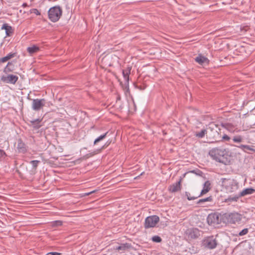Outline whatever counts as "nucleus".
I'll return each instance as SVG.
<instances>
[{
	"label": "nucleus",
	"mask_w": 255,
	"mask_h": 255,
	"mask_svg": "<svg viewBox=\"0 0 255 255\" xmlns=\"http://www.w3.org/2000/svg\"><path fill=\"white\" fill-rule=\"evenodd\" d=\"M209 155L212 159L217 162L228 165L230 163V156L226 149L213 148L209 151Z\"/></svg>",
	"instance_id": "f257e3e1"
},
{
	"label": "nucleus",
	"mask_w": 255,
	"mask_h": 255,
	"mask_svg": "<svg viewBox=\"0 0 255 255\" xmlns=\"http://www.w3.org/2000/svg\"><path fill=\"white\" fill-rule=\"evenodd\" d=\"M48 14L49 19L52 22H55L60 18L62 10L60 6H54L49 9Z\"/></svg>",
	"instance_id": "f03ea898"
},
{
	"label": "nucleus",
	"mask_w": 255,
	"mask_h": 255,
	"mask_svg": "<svg viewBox=\"0 0 255 255\" xmlns=\"http://www.w3.org/2000/svg\"><path fill=\"white\" fill-rule=\"evenodd\" d=\"M223 184L228 193L236 192L239 188V184L234 180L225 179L223 181Z\"/></svg>",
	"instance_id": "7ed1b4c3"
},
{
	"label": "nucleus",
	"mask_w": 255,
	"mask_h": 255,
	"mask_svg": "<svg viewBox=\"0 0 255 255\" xmlns=\"http://www.w3.org/2000/svg\"><path fill=\"white\" fill-rule=\"evenodd\" d=\"M159 218L156 215H152L145 218L144 222V228L148 229L154 227L159 222Z\"/></svg>",
	"instance_id": "20e7f679"
},
{
	"label": "nucleus",
	"mask_w": 255,
	"mask_h": 255,
	"mask_svg": "<svg viewBox=\"0 0 255 255\" xmlns=\"http://www.w3.org/2000/svg\"><path fill=\"white\" fill-rule=\"evenodd\" d=\"M203 245L207 249H214L217 246V241L213 236L208 237L204 240Z\"/></svg>",
	"instance_id": "39448f33"
},
{
	"label": "nucleus",
	"mask_w": 255,
	"mask_h": 255,
	"mask_svg": "<svg viewBox=\"0 0 255 255\" xmlns=\"http://www.w3.org/2000/svg\"><path fill=\"white\" fill-rule=\"evenodd\" d=\"M46 100L44 99H35L32 100V108L35 111H39L45 105Z\"/></svg>",
	"instance_id": "423d86ee"
},
{
	"label": "nucleus",
	"mask_w": 255,
	"mask_h": 255,
	"mask_svg": "<svg viewBox=\"0 0 255 255\" xmlns=\"http://www.w3.org/2000/svg\"><path fill=\"white\" fill-rule=\"evenodd\" d=\"M18 79V76L12 74L8 75L6 76H3L1 80L6 83L15 84Z\"/></svg>",
	"instance_id": "0eeeda50"
},
{
	"label": "nucleus",
	"mask_w": 255,
	"mask_h": 255,
	"mask_svg": "<svg viewBox=\"0 0 255 255\" xmlns=\"http://www.w3.org/2000/svg\"><path fill=\"white\" fill-rule=\"evenodd\" d=\"M207 221L210 225L218 224L220 223L219 215L217 213L210 214L208 216Z\"/></svg>",
	"instance_id": "6e6552de"
},
{
	"label": "nucleus",
	"mask_w": 255,
	"mask_h": 255,
	"mask_svg": "<svg viewBox=\"0 0 255 255\" xmlns=\"http://www.w3.org/2000/svg\"><path fill=\"white\" fill-rule=\"evenodd\" d=\"M186 235L189 238L195 239L200 236L199 230L197 229H190L186 231Z\"/></svg>",
	"instance_id": "1a4fd4ad"
},
{
	"label": "nucleus",
	"mask_w": 255,
	"mask_h": 255,
	"mask_svg": "<svg viewBox=\"0 0 255 255\" xmlns=\"http://www.w3.org/2000/svg\"><path fill=\"white\" fill-rule=\"evenodd\" d=\"M18 153H25L27 151V147L21 138L17 140V145L16 147Z\"/></svg>",
	"instance_id": "9d476101"
},
{
	"label": "nucleus",
	"mask_w": 255,
	"mask_h": 255,
	"mask_svg": "<svg viewBox=\"0 0 255 255\" xmlns=\"http://www.w3.org/2000/svg\"><path fill=\"white\" fill-rule=\"evenodd\" d=\"M181 180L180 179L178 182L170 185L168 187V191L171 193H175L180 191L181 189Z\"/></svg>",
	"instance_id": "9b49d317"
},
{
	"label": "nucleus",
	"mask_w": 255,
	"mask_h": 255,
	"mask_svg": "<svg viewBox=\"0 0 255 255\" xmlns=\"http://www.w3.org/2000/svg\"><path fill=\"white\" fill-rule=\"evenodd\" d=\"M211 183L209 181H206L203 186V188L200 194L199 195V196H201L205 194H206L207 192H208L211 189Z\"/></svg>",
	"instance_id": "f8f14e48"
},
{
	"label": "nucleus",
	"mask_w": 255,
	"mask_h": 255,
	"mask_svg": "<svg viewBox=\"0 0 255 255\" xmlns=\"http://www.w3.org/2000/svg\"><path fill=\"white\" fill-rule=\"evenodd\" d=\"M131 69V67H128L126 69L123 70L122 72L124 78L126 81V84L128 85L129 83V76L130 74Z\"/></svg>",
	"instance_id": "ddd939ff"
},
{
	"label": "nucleus",
	"mask_w": 255,
	"mask_h": 255,
	"mask_svg": "<svg viewBox=\"0 0 255 255\" xmlns=\"http://www.w3.org/2000/svg\"><path fill=\"white\" fill-rule=\"evenodd\" d=\"M195 60L196 62L201 65L204 63H208L209 62V60L207 57L201 54H199L198 56L195 58Z\"/></svg>",
	"instance_id": "4468645a"
},
{
	"label": "nucleus",
	"mask_w": 255,
	"mask_h": 255,
	"mask_svg": "<svg viewBox=\"0 0 255 255\" xmlns=\"http://www.w3.org/2000/svg\"><path fill=\"white\" fill-rule=\"evenodd\" d=\"M229 218L231 222H232L233 223L239 222L241 219L240 215L237 213H231L229 215Z\"/></svg>",
	"instance_id": "2eb2a0df"
},
{
	"label": "nucleus",
	"mask_w": 255,
	"mask_h": 255,
	"mask_svg": "<svg viewBox=\"0 0 255 255\" xmlns=\"http://www.w3.org/2000/svg\"><path fill=\"white\" fill-rule=\"evenodd\" d=\"M1 29H4L5 30L6 36H9L13 33V30L11 26L8 25L7 23H4L2 25Z\"/></svg>",
	"instance_id": "dca6fc26"
},
{
	"label": "nucleus",
	"mask_w": 255,
	"mask_h": 255,
	"mask_svg": "<svg viewBox=\"0 0 255 255\" xmlns=\"http://www.w3.org/2000/svg\"><path fill=\"white\" fill-rule=\"evenodd\" d=\"M255 192V189L252 188H248L243 190L242 192H240L241 197L247 195L252 194Z\"/></svg>",
	"instance_id": "f3484780"
},
{
	"label": "nucleus",
	"mask_w": 255,
	"mask_h": 255,
	"mask_svg": "<svg viewBox=\"0 0 255 255\" xmlns=\"http://www.w3.org/2000/svg\"><path fill=\"white\" fill-rule=\"evenodd\" d=\"M241 197L240 193L236 194L234 196H230L225 200L226 202H236Z\"/></svg>",
	"instance_id": "a211bd4d"
},
{
	"label": "nucleus",
	"mask_w": 255,
	"mask_h": 255,
	"mask_svg": "<svg viewBox=\"0 0 255 255\" xmlns=\"http://www.w3.org/2000/svg\"><path fill=\"white\" fill-rule=\"evenodd\" d=\"M30 122L33 128L35 129H38L41 127V125H40L41 120L40 119H37L36 120L30 121Z\"/></svg>",
	"instance_id": "6ab92c4d"
},
{
	"label": "nucleus",
	"mask_w": 255,
	"mask_h": 255,
	"mask_svg": "<svg viewBox=\"0 0 255 255\" xmlns=\"http://www.w3.org/2000/svg\"><path fill=\"white\" fill-rule=\"evenodd\" d=\"M111 143V141H107L106 143L100 148L99 149H97L95 151H94L93 153L90 154V156L89 157L92 156L97 153H99L101 152V151L103 149L108 147L110 144Z\"/></svg>",
	"instance_id": "aec40b11"
},
{
	"label": "nucleus",
	"mask_w": 255,
	"mask_h": 255,
	"mask_svg": "<svg viewBox=\"0 0 255 255\" xmlns=\"http://www.w3.org/2000/svg\"><path fill=\"white\" fill-rule=\"evenodd\" d=\"M15 55V53H9L6 56L0 58V61L1 63H4L11 58L14 57Z\"/></svg>",
	"instance_id": "412c9836"
},
{
	"label": "nucleus",
	"mask_w": 255,
	"mask_h": 255,
	"mask_svg": "<svg viewBox=\"0 0 255 255\" xmlns=\"http://www.w3.org/2000/svg\"><path fill=\"white\" fill-rule=\"evenodd\" d=\"M237 147L241 148L242 150L246 152H248V150L255 151V149L253 148L251 146L248 145L241 144L240 146H237Z\"/></svg>",
	"instance_id": "4be33fe9"
},
{
	"label": "nucleus",
	"mask_w": 255,
	"mask_h": 255,
	"mask_svg": "<svg viewBox=\"0 0 255 255\" xmlns=\"http://www.w3.org/2000/svg\"><path fill=\"white\" fill-rule=\"evenodd\" d=\"M39 50V48L38 46H36L35 45H33L32 47H28L27 48V51L30 54H32L33 53H36Z\"/></svg>",
	"instance_id": "5701e85b"
},
{
	"label": "nucleus",
	"mask_w": 255,
	"mask_h": 255,
	"mask_svg": "<svg viewBox=\"0 0 255 255\" xmlns=\"http://www.w3.org/2000/svg\"><path fill=\"white\" fill-rule=\"evenodd\" d=\"M129 247H130V246L128 244L126 243V244H122L121 246H119L118 247H117L116 248V250H118V251L122 250L123 251V252H124V251L128 249Z\"/></svg>",
	"instance_id": "b1692460"
},
{
	"label": "nucleus",
	"mask_w": 255,
	"mask_h": 255,
	"mask_svg": "<svg viewBox=\"0 0 255 255\" xmlns=\"http://www.w3.org/2000/svg\"><path fill=\"white\" fill-rule=\"evenodd\" d=\"M108 133V132H106V133H105L104 134H102V135H101L100 136H99V137H98L94 141V144L95 145L98 142H99V141L102 140L103 139H104L106 136H107V134Z\"/></svg>",
	"instance_id": "393cba45"
},
{
	"label": "nucleus",
	"mask_w": 255,
	"mask_h": 255,
	"mask_svg": "<svg viewBox=\"0 0 255 255\" xmlns=\"http://www.w3.org/2000/svg\"><path fill=\"white\" fill-rule=\"evenodd\" d=\"M206 133L207 130L205 129H203L200 132H196L195 135L198 138H203Z\"/></svg>",
	"instance_id": "a878e982"
},
{
	"label": "nucleus",
	"mask_w": 255,
	"mask_h": 255,
	"mask_svg": "<svg viewBox=\"0 0 255 255\" xmlns=\"http://www.w3.org/2000/svg\"><path fill=\"white\" fill-rule=\"evenodd\" d=\"M212 200L213 199L212 196H209L208 197L199 200L197 202V204H201L206 202H211Z\"/></svg>",
	"instance_id": "bb28decb"
},
{
	"label": "nucleus",
	"mask_w": 255,
	"mask_h": 255,
	"mask_svg": "<svg viewBox=\"0 0 255 255\" xmlns=\"http://www.w3.org/2000/svg\"><path fill=\"white\" fill-rule=\"evenodd\" d=\"M12 65V64L11 62H8L6 66L4 68L3 70V72L5 73H7L8 72H11L12 71V69L10 68V66Z\"/></svg>",
	"instance_id": "cd10ccee"
},
{
	"label": "nucleus",
	"mask_w": 255,
	"mask_h": 255,
	"mask_svg": "<svg viewBox=\"0 0 255 255\" xmlns=\"http://www.w3.org/2000/svg\"><path fill=\"white\" fill-rule=\"evenodd\" d=\"M233 140L234 142L240 143L243 140V137L241 135H236L233 137Z\"/></svg>",
	"instance_id": "c85d7f7f"
},
{
	"label": "nucleus",
	"mask_w": 255,
	"mask_h": 255,
	"mask_svg": "<svg viewBox=\"0 0 255 255\" xmlns=\"http://www.w3.org/2000/svg\"><path fill=\"white\" fill-rule=\"evenodd\" d=\"M185 195L189 201L195 200L199 197V195L197 196H191L190 193L188 192H185Z\"/></svg>",
	"instance_id": "c756f323"
},
{
	"label": "nucleus",
	"mask_w": 255,
	"mask_h": 255,
	"mask_svg": "<svg viewBox=\"0 0 255 255\" xmlns=\"http://www.w3.org/2000/svg\"><path fill=\"white\" fill-rule=\"evenodd\" d=\"M6 156L5 152L2 149H0V161L4 159Z\"/></svg>",
	"instance_id": "7c9ffc66"
},
{
	"label": "nucleus",
	"mask_w": 255,
	"mask_h": 255,
	"mask_svg": "<svg viewBox=\"0 0 255 255\" xmlns=\"http://www.w3.org/2000/svg\"><path fill=\"white\" fill-rule=\"evenodd\" d=\"M152 241L155 243H160L162 240L159 236H154L152 237Z\"/></svg>",
	"instance_id": "2f4dec72"
},
{
	"label": "nucleus",
	"mask_w": 255,
	"mask_h": 255,
	"mask_svg": "<svg viewBox=\"0 0 255 255\" xmlns=\"http://www.w3.org/2000/svg\"><path fill=\"white\" fill-rule=\"evenodd\" d=\"M40 163L39 160H32L30 161V163L31 164L33 168L36 169L38 166V164Z\"/></svg>",
	"instance_id": "473e14b6"
},
{
	"label": "nucleus",
	"mask_w": 255,
	"mask_h": 255,
	"mask_svg": "<svg viewBox=\"0 0 255 255\" xmlns=\"http://www.w3.org/2000/svg\"><path fill=\"white\" fill-rule=\"evenodd\" d=\"M248 232H249L248 229L245 228V229H244L243 230H242L241 232H240L238 235L239 236H243L245 235H247L248 233Z\"/></svg>",
	"instance_id": "72a5a7b5"
},
{
	"label": "nucleus",
	"mask_w": 255,
	"mask_h": 255,
	"mask_svg": "<svg viewBox=\"0 0 255 255\" xmlns=\"http://www.w3.org/2000/svg\"><path fill=\"white\" fill-rule=\"evenodd\" d=\"M31 13H33L37 15H39L40 14V12L39 11V10L36 8H33L30 10Z\"/></svg>",
	"instance_id": "f704fd0d"
},
{
	"label": "nucleus",
	"mask_w": 255,
	"mask_h": 255,
	"mask_svg": "<svg viewBox=\"0 0 255 255\" xmlns=\"http://www.w3.org/2000/svg\"><path fill=\"white\" fill-rule=\"evenodd\" d=\"M230 139V137L227 135V134H225L222 137V140L226 141H229Z\"/></svg>",
	"instance_id": "c9c22d12"
},
{
	"label": "nucleus",
	"mask_w": 255,
	"mask_h": 255,
	"mask_svg": "<svg viewBox=\"0 0 255 255\" xmlns=\"http://www.w3.org/2000/svg\"><path fill=\"white\" fill-rule=\"evenodd\" d=\"M215 127H217V125L214 124V123H211L209 125V128H210L211 130L214 128Z\"/></svg>",
	"instance_id": "e433bc0d"
},
{
	"label": "nucleus",
	"mask_w": 255,
	"mask_h": 255,
	"mask_svg": "<svg viewBox=\"0 0 255 255\" xmlns=\"http://www.w3.org/2000/svg\"><path fill=\"white\" fill-rule=\"evenodd\" d=\"M54 224L58 226H61L62 225V222L61 221H55L54 222Z\"/></svg>",
	"instance_id": "4c0bfd02"
},
{
	"label": "nucleus",
	"mask_w": 255,
	"mask_h": 255,
	"mask_svg": "<svg viewBox=\"0 0 255 255\" xmlns=\"http://www.w3.org/2000/svg\"><path fill=\"white\" fill-rule=\"evenodd\" d=\"M61 254L57 252H50L47 254L46 255H60Z\"/></svg>",
	"instance_id": "58836bf2"
},
{
	"label": "nucleus",
	"mask_w": 255,
	"mask_h": 255,
	"mask_svg": "<svg viewBox=\"0 0 255 255\" xmlns=\"http://www.w3.org/2000/svg\"><path fill=\"white\" fill-rule=\"evenodd\" d=\"M95 191H92L90 192H89V193H85V195H89L90 194L93 193H95Z\"/></svg>",
	"instance_id": "ea45409f"
},
{
	"label": "nucleus",
	"mask_w": 255,
	"mask_h": 255,
	"mask_svg": "<svg viewBox=\"0 0 255 255\" xmlns=\"http://www.w3.org/2000/svg\"><path fill=\"white\" fill-rule=\"evenodd\" d=\"M27 5V4L26 3H24L23 4H22V6H26Z\"/></svg>",
	"instance_id": "a19ab883"
},
{
	"label": "nucleus",
	"mask_w": 255,
	"mask_h": 255,
	"mask_svg": "<svg viewBox=\"0 0 255 255\" xmlns=\"http://www.w3.org/2000/svg\"><path fill=\"white\" fill-rule=\"evenodd\" d=\"M217 142V140L215 139V141H210V143H214V142Z\"/></svg>",
	"instance_id": "79ce46f5"
},
{
	"label": "nucleus",
	"mask_w": 255,
	"mask_h": 255,
	"mask_svg": "<svg viewBox=\"0 0 255 255\" xmlns=\"http://www.w3.org/2000/svg\"><path fill=\"white\" fill-rule=\"evenodd\" d=\"M144 173V172H142L141 174H140V175H143V174Z\"/></svg>",
	"instance_id": "37998d69"
},
{
	"label": "nucleus",
	"mask_w": 255,
	"mask_h": 255,
	"mask_svg": "<svg viewBox=\"0 0 255 255\" xmlns=\"http://www.w3.org/2000/svg\"><path fill=\"white\" fill-rule=\"evenodd\" d=\"M216 132L217 135H218L219 134V133L217 131Z\"/></svg>",
	"instance_id": "c03bdc74"
}]
</instances>
